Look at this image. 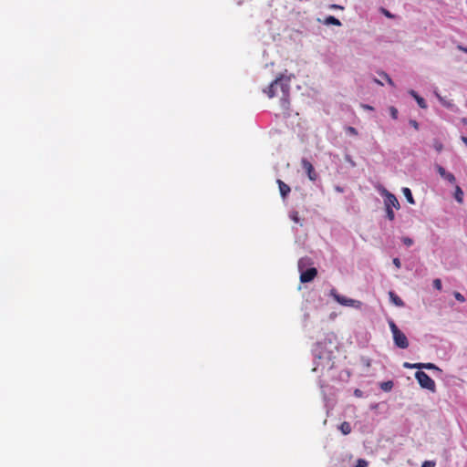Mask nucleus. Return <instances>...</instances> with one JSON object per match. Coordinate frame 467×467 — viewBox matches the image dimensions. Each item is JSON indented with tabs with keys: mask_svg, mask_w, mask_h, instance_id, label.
<instances>
[{
	"mask_svg": "<svg viewBox=\"0 0 467 467\" xmlns=\"http://www.w3.org/2000/svg\"><path fill=\"white\" fill-rule=\"evenodd\" d=\"M382 13H383L387 17H389V18H392V17H393V15H392L389 11H388V10H386V9H384V8H382Z\"/></svg>",
	"mask_w": 467,
	"mask_h": 467,
	"instance_id": "nucleus-29",
	"label": "nucleus"
},
{
	"mask_svg": "<svg viewBox=\"0 0 467 467\" xmlns=\"http://www.w3.org/2000/svg\"><path fill=\"white\" fill-rule=\"evenodd\" d=\"M380 388L384 391H390L391 389L393 388V382L390 380L383 382V383H381Z\"/></svg>",
	"mask_w": 467,
	"mask_h": 467,
	"instance_id": "nucleus-15",
	"label": "nucleus"
},
{
	"mask_svg": "<svg viewBox=\"0 0 467 467\" xmlns=\"http://www.w3.org/2000/svg\"><path fill=\"white\" fill-rule=\"evenodd\" d=\"M335 190L338 192H343V188H341L340 186H336Z\"/></svg>",
	"mask_w": 467,
	"mask_h": 467,
	"instance_id": "nucleus-36",
	"label": "nucleus"
},
{
	"mask_svg": "<svg viewBox=\"0 0 467 467\" xmlns=\"http://www.w3.org/2000/svg\"><path fill=\"white\" fill-rule=\"evenodd\" d=\"M421 467H435V462L431 461H426L422 463Z\"/></svg>",
	"mask_w": 467,
	"mask_h": 467,
	"instance_id": "nucleus-26",
	"label": "nucleus"
},
{
	"mask_svg": "<svg viewBox=\"0 0 467 467\" xmlns=\"http://www.w3.org/2000/svg\"><path fill=\"white\" fill-rule=\"evenodd\" d=\"M389 328L392 332L393 340L395 345L400 348H407L409 347V340L406 335L399 329L394 321H389Z\"/></svg>",
	"mask_w": 467,
	"mask_h": 467,
	"instance_id": "nucleus-3",
	"label": "nucleus"
},
{
	"mask_svg": "<svg viewBox=\"0 0 467 467\" xmlns=\"http://www.w3.org/2000/svg\"><path fill=\"white\" fill-rule=\"evenodd\" d=\"M462 140L467 146V137H462Z\"/></svg>",
	"mask_w": 467,
	"mask_h": 467,
	"instance_id": "nucleus-38",
	"label": "nucleus"
},
{
	"mask_svg": "<svg viewBox=\"0 0 467 467\" xmlns=\"http://www.w3.org/2000/svg\"><path fill=\"white\" fill-rule=\"evenodd\" d=\"M410 124L415 129V130H418L419 129V123L414 120V119H410Z\"/></svg>",
	"mask_w": 467,
	"mask_h": 467,
	"instance_id": "nucleus-28",
	"label": "nucleus"
},
{
	"mask_svg": "<svg viewBox=\"0 0 467 467\" xmlns=\"http://www.w3.org/2000/svg\"><path fill=\"white\" fill-rule=\"evenodd\" d=\"M402 192L404 194V196L406 197L407 201L410 203V204H414L415 203V201H414V198L412 196V193L410 192V190L407 187L403 188L402 189Z\"/></svg>",
	"mask_w": 467,
	"mask_h": 467,
	"instance_id": "nucleus-12",
	"label": "nucleus"
},
{
	"mask_svg": "<svg viewBox=\"0 0 467 467\" xmlns=\"http://www.w3.org/2000/svg\"><path fill=\"white\" fill-rule=\"evenodd\" d=\"M361 107L366 110H374V108L368 104H362Z\"/></svg>",
	"mask_w": 467,
	"mask_h": 467,
	"instance_id": "nucleus-30",
	"label": "nucleus"
},
{
	"mask_svg": "<svg viewBox=\"0 0 467 467\" xmlns=\"http://www.w3.org/2000/svg\"><path fill=\"white\" fill-rule=\"evenodd\" d=\"M402 242H403V244H404L405 245H407V246H410V245H412V244H413V240H412V239H410V237H403V238H402Z\"/></svg>",
	"mask_w": 467,
	"mask_h": 467,
	"instance_id": "nucleus-25",
	"label": "nucleus"
},
{
	"mask_svg": "<svg viewBox=\"0 0 467 467\" xmlns=\"http://www.w3.org/2000/svg\"><path fill=\"white\" fill-rule=\"evenodd\" d=\"M415 378L421 388L435 392V381L427 373H425L424 371H417L415 373Z\"/></svg>",
	"mask_w": 467,
	"mask_h": 467,
	"instance_id": "nucleus-5",
	"label": "nucleus"
},
{
	"mask_svg": "<svg viewBox=\"0 0 467 467\" xmlns=\"http://www.w3.org/2000/svg\"><path fill=\"white\" fill-rule=\"evenodd\" d=\"M280 194L283 198H285L290 192V187L281 180H277Z\"/></svg>",
	"mask_w": 467,
	"mask_h": 467,
	"instance_id": "nucleus-9",
	"label": "nucleus"
},
{
	"mask_svg": "<svg viewBox=\"0 0 467 467\" xmlns=\"http://www.w3.org/2000/svg\"><path fill=\"white\" fill-rule=\"evenodd\" d=\"M437 171L442 178L446 179L450 182H451V183L455 182V181H456L455 176L451 172H447L443 167L437 166Z\"/></svg>",
	"mask_w": 467,
	"mask_h": 467,
	"instance_id": "nucleus-8",
	"label": "nucleus"
},
{
	"mask_svg": "<svg viewBox=\"0 0 467 467\" xmlns=\"http://www.w3.org/2000/svg\"><path fill=\"white\" fill-rule=\"evenodd\" d=\"M386 208V216L389 221H393L395 218V213L390 207H385Z\"/></svg>",
	"mask_w": 467,
	"mask_h": 467,
	"instance_id": "nucleus-17",
	"label": "nucleus"
},
{
	"mask_svg": "<svg viewBox=\"0 0 467 467\" xmlns=\"http://www.w3.org/2000/svg\"><path fill=\"white\" fill-rule=\"evenodd\" d=\"M383 193L386 197L385 199V207H394L396 209H400V205L397 199V197L387 190L383 191Z\"/></svg>",
	"mask_w": 467,
	"mask_h": 467,
	"instance_id": "nucleus-7",
	"label": "nucleus"
},
{
	"mask_svg": "<svg viewBox=\"0 0 467 467\" xmlns=\"http://www.w3.org/2000/svg\"><path fill=\"white\" fill-rule=\"evenodd\" d=\"M301 166L310 181L315 182L317 180L318 175L314 166L307 159L303 158L301 160Z\"/></svg>",
	"mask_w": 467,
	"mask_h": 467,
	"instance_id": "nucleus-6",
	"label": "nucleus"
},
{
	"mask_svg": "<svg viewBox=\"0 0 467 467\" xmlns=\"http://www.w3.org/2000/svg\"><path fill=\"white\" fill-rule=\"evenodd\" d=\"M389 113H390L391 118H392L393 119H398V115H399V111H398V109H397L395 107L390 106V107L389 108Z\"/></svg>",
	"mask_w": 467,
	"mask_h": 467,
	"instance_id": "nucleus-18",
	"label": "nucleus"
},
{
	"mask_svg": "<svg viewBox=\"0 0 467 467\" xmlns=\"http://www.w3.org/2000/svg\"><path fill=\"white\" fill-rule=\"evenodd\" d=\"M393 264L395 265L396 267L400 268V261L399 258H394L393 259Z\"/></svg>",
	"mask_w": 467,
	"mask_h": 467,
	"instance_id": "nucleus-31",
	"label": "nucleus"
},
{
	"mask_svg": "<svg viewBox=\"0 0 467 467\" xmlns=\"http://www.w3.org/2000/svg\"><path fill=\"white\" fill-rule=\"evenodd\" d=\"M326 25H334V26H341V22L336 18L335 16H327L326 19H325V22H324Z\"/></svg>",
	"mask_w": 467,
	"mask_h": 467,
	"instance_id": "nucleus-13",
	"label": "nucleus"
},
{
	"mask_svg": "<svg viewBox=\"0 0 467 467\" xmlns=\"http://www.w3.org/2000/svg\"><path fill=\"white\" fill-rule=\"evenodd\" d=\"M454 197L458 202H460V203L462 202L463 192L462 191V189L459 186L456 187Z\"/></svg>",
	"mask_w": 467,
	"mask_h": 467,
	"instance_id": "nucleus-14",
	"label": "nucleus"
},
{
	"mask_svg": "<svg viewBox=\"0 0 467 467\" xmlns=\"http://www.w3.org/2000/svg\"><path fill=\"white\" fill-rule=\"evenodd\" d=\"M297 213H294L292 215H291V218L295 221V222H298V216H297Z\"/></svg>",
	"mask_w": 467,
	"mask_h": 467,
	"instance_id": "nucleus-34",
	"label": "nucleus"
},
{
	"mask_svg": "<svg viewBox=\"0 0 467 467\" xmlns=\"http://www.w3.org/2000/svg\"><path fill=\"white\" fill-rule=\"evenodd\" d=\"M330 296L340 305L345 306H352L355 308H361L362 302L351 298H348L346 296H343L337 293V291L333 288L330 290Z\"/></svg>",
	"mask_w": 467,
	"mask_h": 467,
	"instance_id": "nucleus-4",
	"label": "nucleus"
},
{
	"mask_svg": "<svg viewBox=\"0 0 467 467\" xmlns=\"http://www.w3.org/2000/svg\"><path fill=\"white\" fill-rule=\"evenodd\" d=\"M347 130L351 135H358V130L354 127H348Z\"/></svg>",
	"mask_w": 467,
	"mask_h": 467,
	"instance_id": "nucleus-27",
	"label": "nucleus"
},
{
	"mask_svg": "<svg viewBox=\"0 0 467 467\" xmlns=\"http://www.w3.org/2000/svg\"><path fill=\"white\" fill-rule=\"evenodd\" d=\"M379 76L384 78L390 86H394V83L392 81V79L390 78V77L385 73V72H380L379 73Z\"/></svg>",
	"mask_w": 467,
	"mask_h": 467,
	"instance_id": "nucleus-21",
	"label": "nucleus"
},
{
	"mask_svg": "<svg viewBox=\"0 0 467 467\" xmlns=\"http://www.w3.org/2000/svg\"><path fill=\"white\" fill-rule=\"evenodd\" d=\"M368 462L364 459H358L355 467H368Z\"/></svg>",
	"mask_w": 467,
	"mask_h": 467,
	"instance_id": "nucleus-24",
	"label": "nucleus"
},
{
	"mask_svg": "<svg viewBox=\"0 0 467 467\" xmlns=\"http://www.w3.org/2000/svg\"><path fill=\"white\" fill-rule=\"evenodd\" d=\"M409 93H410V96H412L414 99H416V98L419 96V95L417 94V92H416V91H414V90H412V89H411V90H410V91H409Z\"/></svg>",
	"mask_w": 467,
	"mask_h": 467,
	"instance_id": "nucleus-33",
	"label": "nucleus"
},
{
	"mask_svg": "<svg viewBox=\"0 0 467 467\" xmlns=\"http://www.w3.org/2000/svg\"><path fill=\"white\" fill-rule=\"evenodd\" d=\"M356 395H359V390L358 389H356Z\"/></svg>",
	"mask_w": 467,
	"mask_h": 467,
	"instance_id": "nucleus-41",
	"label": "nucleus"
},
{
	"mask_svg": "<svg viewBox=\"0 0 467 467\" xmlns=\"http://www.w3.org/2000/svg\"><path fill=\"white\" fill-rule=\"evenodd\" d=\"M457 48L464 53H467V47L462 46V45H458L457 46Z\"/></svg>",
	"mask_w": 467,
	"mask_h": 467,
	"instance_id": "nucleus-32",
	"label": "nucleus"
},
{
	"mask_svg": "<svg viewBox=\"0 0 467 467\" xmlns=\"http://www.w3.org/2000/svg\"><path fill=\"white\" fill-rule=\"evenodd\" d=\"M308 258H301L298 261V270L300 271V282L308 283L311 282L317 275V270L315 267H310L306 270L304 268L309 264Z\"/></svg>",
	"mask_w": 467,
	"mask_h": 467,
	"instance_id": "nucleus-2",
	"label": "nucleus"
},
{
	"mask_svg": "<svg viewBox=\"0 0 467 467\" xmlns=\"http://www.w3.org/2000/svg\"><path fill=\"white\" fill-rule=\"evenodd\" d=\"M421 368L440 370V368L433 363H420V369Z\"/></svg>",
	"mask_w": 467,
	"mask_h": 467,
	"instance_id": "nucleus-16",
	"label": "nucleus"
},
{
	"mask_svg": "<svg viewBox=\"0 0 467 467\" xmlns=\"http://www.w3.org/2000/svg\"><path fill=\"white\" fill-rule=\"evenodd\" d=\"M453 296L457 301L462 303L465 302V297L460 292H454Z\"/></svg>",
	"mask_w": 467,
	"mask_h": 467,
	"instance_id": "nucleus-23",
	"label": "nucleus"
},
{
	"mask_svg": "<svg viewBox=\"0 0 467 467\" xmlns=\"http://www.w3.org/2000/svg\"><path fill=\"white\" fill-rule=\"evenodd\" d=\"M389 298L391 300V302L397 306H404V302L402 301V299L397 296L393 291H389Z\"/></svg>",
	"mask_w": 467,
	"mask_h": 467,
	"instance_id": "nucleus-10",
	"label": "nucleus"
},
{
	"mask_svg": "<svg viewBox=\"0 0 467 467\" xmlns=\"http://www.w3.org/2000/svg\"><path fill=\"white\" fill-rule=\"evenodd\" d=\"M415 99H416L419 107H420L421 109H426L427 108V104H426L425 99L423 98L418 96Z\"/></svg>",
	"mask_w": 467,
	"mask_h": 467,
	"instance_id": "nucleus-20",
	"label": "nucleus"
},
{
	"mask_svg": "<svg viewBox=\"0 0 467 467\" xmlns=\"http://www.w3.org/2000/svg\"><path fill=\"white\" fill-rule=\"evenodd\" d=\"M293 75L286 76L281 74L277 77L265 90L268 98H274L278 95V89L281 91V107L287 110L289 109L290 82Z\"/></svg>",
	"mask_w": 467,
	"mask_h": 467,
	"instance_id": "nucleus-1",
	"label": "nucleus"
},
{
	"mask_svg": "<svg viewBox=\"0 0 467 467\" xmlns=\"http://www.w3.org/2000/svg\"><path fill=\"white\" fill-rule=\"evenodd\" d=\"M338 429L340 430V431L344 434V435H348L351 432L352 429H351V426L349 424V422L348 421H343Z\"/></svg>",
	"mask_w": 467,
	"mask_h": 467,
	"instance_id": "nucleus-11",
	"label": "nucleus"
},
{
	"mask_svg": "<svg viewBox=\"0 0 467 467\" xmlns=\"http://www.w3.org/2000/svg\"><path fill=\"white\" fill-rule=\"evenodd\" d=\"M374 81L379 84V85H383V83L381 81H379V79L375 78Z\"/></svg>",
	"mask_w": 467,
	"mask_h": 467,
	"instance_id": "nucleus-39",
	"label": "nucleus"
},
{
	"mask_svg": "<svg viewBox=\"0 0 467 467\" xmlns=\"http://www.w3.org/2000/svg\"><path fill=\"white\" fill-rule=\"evenodd\" d=\"M356 395H359V390L358 389H356Z\"/></svg>",
	"mask_w": 467,
	"mask_h": 467,
	"instance_id": "nucleus-40",
	"label": "nucleus"
},
{
	"mask_svg": "<svg viewBox=\"0 0 467 467\" xmlns=\"http://www.w3.org/2000/svg\"><path fill=\"white\" fill-rule=\"evenodd\" d=\"M403 367L406 368H419V369H420V363H409V362H405L403 364Z\"/></svg>",
	"mask_w": 467,
	"mask_h": 467,
	"instance_id": "nucleus-19",
	"label": "nucleus"
},
{
	"mask_svg": "<svg viewBox=\"0 0 467 467\" xmlns=\"http://www.w3.org/2000/svg\"><path fill=\"white\" fill-rule=\"evenodd\" d=\"M347 161H348V163H350L352 166H355L356 163L351 160V158L349 156H347Z\"/></svg>",
	"mask_w": 467,
	"mask_h": 467,
	"instance_id": "nucleus-35",
	"label": "nucleus"
},
{
	"mask_svg": "<svg viewBox=\"0 0 467 467\" xmlns=\"http://www.w3.org/2000/svg\"><path fill=\"white\" fill-rule=\"evenodd\" d=\"M331 8H334V9H342L341 6L337 5H331Z\"/></svg>",
	"mask_w": 467,
	"mask_h": 467,
	"instance_id": "nucleus-37",
	"label": "nucleus"
},
{
	"mask_svg": "<svg viewBox=\"0 0 467 467\" xmlns=\"http://www.w3.org/2000/svg\"><path fill=\"white\" fill-rule=\"evenodd\" d=\"M432 285H433V287L439 291H441L442 288L441 281L439 278L434 279L432 282Z\"/></svg>",
	"mask_w": 467,
	"mask_h": 467,
	"instance_id": "nucleus-22",
	"label": "nucleus"
}]
</instances>
